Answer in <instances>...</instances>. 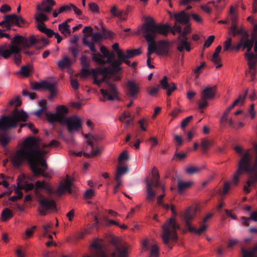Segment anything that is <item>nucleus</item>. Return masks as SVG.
Here are the masks:
<instances>
[{"label": "nucleus", "instance_id": "obj_1", "mask_svg": "<svg viewBox=\"0 0 257 257\" xmlns=\"http://www.w3.org/2000/svg\"><path fill=\"white\" fill-rule=\"evenodd\" d=\"M169 15L171 19L175 20L173 27L168 23L157 24L153 18L148 16L145 17L144 23L138 32H189L191 30L190 16L185 11L174 14L169 13Z\"/></svg>", "mask_w": 257, "mask_h": 257}, {"label": "nucleus", "instance_id": "obj_2", "mask_svg": "<svg viewBox=\"0 0 257 257\" xmlns=\"http://www.w3.org/2000/svg\"><path fill=\"white\" fill-rule=\"evenodd\" d=\"M48 153V151L41 150L37 139L29 137L24 140L23 147L11 156L10 160L14 166L18 168L23 165L26 159H30L35 167L36 159L43 158Z\"/></svg>", "mask_w": 257, "mask_h": 257}, {"label": "nucleus", "instance_id": "obj_3", "mask_svg": "<svg viewBox=\"0 0 257 257\" xmlns=\"http://www.w3.org/2000/svg\"><path fill=\"white\" fill-rule=\"evenodd\" d=\"M28 114L23 110L14 109L11 115H3L0 119V142L3 147H6L11 140L8 132L17 126L18 122H25Z\"/></svg>", "mask_w": 257, "mask_h": 257}, {"label": "nucleus", "instance_id": "obj_4", "mask_svg": "<svg viewBox=\"0 0 257 257\" xmlns=\"http://www.w3.org/2000/svg\"><path fill=\"white\" fill-rule=\"evenodd\" d=\"M11 45L6 43L0 46V56L5 59H8L12 54H15L14 61L19 65L21 62V56L20 52L24 49L31 47L32 44L35 43L34 39L28 43L24 37L16 35L12 39Z\"/></svg>", "mask_w": 257, "mask_h": 257}, {"label": "nucleus", "instance_id": "obj_5", "mask_svg": "<svg viewBox=\"0 0 257 257\" xmlns=\"http://www.w3.org/2000/svg\"><path fill=\"white\" fill-rule=\"evenodd\" d=\"M40 189H45L49 193L55 194H56L55 193L56 190L53 191L50 187L47 186L44 181H38L36 182L35 193L38 197L40 198L38 200V202L40 206L39 211L41 215L44 216L46 215L47 211L54 210L56 207V204L53 199L43 196L39 191Z\"/></svg>", "mask_w": 257, "mask_h": 257}, {"label": "nucleus", "instance_id": "obj_6", "mask_svg": "<svg viewBox=\"0 0 257 257\" xmlns=\"http://www.w3.org/2000/svg\"><path fill=\"white\" fill-rule=\"evenodd\" d=\"M197 209L191 207L188 208L184 212L183 215V219L184 220L185 225L188 230L191 232H194L197 235H200L202 233L206 231L207 228V224L205 222L213 216V214L209 213L203 219L202 222L200 224L203 223L201 226L196 229L192 227L191 224V221L195 217Z\"/></svg>", "mask_w": 257, "mask_h": 257}, {"label": "nucleus", "instance_id": "obj_7", "mask_svg": "<svg viewBox=\"0 0 257 257\" xmlns=\"http://www.w3.org/2000/svg\"><path fill=\"white\" fill-rule=\"evenodd\" d=\"M163 229V234L162 237L165 244L167 245L171 249L170 246V239L172 238L175 240L177 239L176 230L179 229V225L176 223L175 220L173 218H170L167 222L162 226Z\"/></svg>", "mask_w": 257, "mask_h": 257}, {"label": "nucleus", "instance_id": "obj_8", "mask_svg": "<svg viewBox=\"0 0 257 257\" xmlns=\"http://www.w3.org/2000/svg\"><path fill=\"white\" fill-rule=\"evenodd\" d=\"M251 166V154L249 150L242 155L239 163L238 168L234 173L232 182L234 185H237L239 176L243 172H248L250 171Z\"/></svg>", "mask_w": 257, "mask_h": 257}, {"label": "nucleus", "instance_id": "obj_9", "mask_svg": "<svg viewBox=\"0 0 257 257\" xmlns=\"http://www.w3.org/2000/svg\"><path fill=\"white\" fill-rule=\"evenodd\" d=\"M240 41L236 45L235 50L239 51L242 47L243 49L250 51L254 46V51L257 54V33H241Z\"/></svg>", "mask_w": 257, "mask_h": 257}, {"label": "nucleus", "instance_id": "obj_10", "mask_svg": "<svg viewBox=\"0 0 257 257\" xmlns=\"http://www.w3.org/2000/svg\"><path fill=\"white\" fill-rule=\"evenodd\" d=\"M84 137L87 139V144L89 147V149L87 147L86 149L87 151L90 150V153H84V156L86 158H91L97 156L100 153L97 143L101 138L94 135L89 136V134L84 135Z\"/></svg>", "mask_w": 257, "mask_h": 257}, {"label": "nucleus", "instance_id": "obj_11", "mask_svg": "<svg viewBox=\"0 0 257 257\" xmlns=\"http://www.w3.org/2000/svg\"><path fill=\"white\" fill-rule=\"evenodd\" d=\"M69 112L68 108L64 105H59L56 107V112L54 113L46 114L48 120L52 124L55 122L62 123L68 117L65 115Z\"/></svg>", "mask_w": 257, "mask_h": 257}, {"label": "nucleus", "instance_id": "obj_12", "mask_svg": "<svg viewBox=\"0 0 257 257\" xmlns=\"http://www.w3.org/2000/svg\"><path fill=\"white\" fill-rule=\"evenodd\" d=\"M216 86H207L201 92L200 97L201 102L199 103V108L203 109L206 107L208 103L207 100L213 99L216 95Z\"/></svg>", "mask_w": 257, "mask_h": 257}, {"label": "nucleus", "instance_id": "obj_13", "mask_svg": "<svg viewBox=\"0 0 257 257\" xmlns=\"http://www.w3.org/2000/svg\"><path fill=\"white\" fill-rule=\"evenodd\" d=\"M178 34L176 39L173 41V43L176 45L177 50L180 52H182L185 50L190 52L191 50V42L188 38L187 35L188 33Z\"/></svg>", "mask_w": 257, "mask_h": 257}, {"label": "nucleus", "instance_id": "obj_14", "mask_svg": "<svg viewBox=\"0 0 257 257\" xmlns=\"http://www.w3.org/2000/svg\"><path fill=\"white\" fill-rule=\"evenodd\" d=\"M6 21H8V24H9L8 31H17L16 29L12 28L14 26L18 27H27L29 25L28 22L22 17L18 16L16 14L6 15Z\"/></svg>", "mask_w": 257, "mask_h": 257}, {"label": "nucleus", "instance_id": "obj_15", "mask_svg": "<svg viewBox=\"0 0 257 257\" xmlns=\"http://www.w3.org/2000/svg\"><path fill=\"white\" fill-rule=\"evenodd\" d=\"M160 176L157 174V178L150 180L148 178H146V200L152 202L154 200L156 193L153 189V187L158 188L160 186L159 182Z\"/></svg>", "mask_w": 257, "mask_h": 257}, {"label": "nucleus", "instance_id": "obj_16", "mask_svg": "<svg viewBox=\"0 0 257 257\" xmlns=\"http://www.w3.org/2000/svg\"><path fill=\"white\" fill-rule=\"evenodd\" d=\"M36 165H35V168L33 167V163L30 159H26L25 162H27L30 167V168L33 172L35 176H42L44 177H47V175L45 173V170L39 167V165H40L44 170H46L48 168L46 160L44 158H37L36 159Z\"/></svg>", "mask_w": 257, "mask_h": 257}, {"label": "nucleus", "instance_id": "obj_17", "mask_svg": "<svg viewBox=\"0 0 257 257\" xmlns=\"http://www.w3.org/2000/svg\"><path fill=\"white\" fill-rule=\"evenodd\" d=\"M62 125H66L68 132L72 134L75 132H78L82 127V120L76 115L68 117L64 122L61 123Z\"/></svg>", "mask_w": 257, "mask_h": 257}, {"label": "nucleus", "instance_id": "obj_18", "mask_svg": "<svg viewBox=\"0 0 257 257\" xmlns=\"http://www.w3.org/2000/svg\"><path fill=\"white\" fill-rule=\"evenodd\" d=\"M100 92L104 97H107L108 100L119 99L118 91L115 85L109 82H107L106 89H101Z\"/></svg>", "mask_w": 257, "mask_h": 257}, {"label": "nucleus", "instance_id": "obj_19", "mask_svg": "<svg viewBox=\"0 0 257 257\" xmlns=\"http://www.w3.org/2000/svg\"><path fill=\"white\" fill-rule=\"evenodd\" d=\"M100 74L99 69L97 71L95 69H88L87 68H82L81 70L80 75L81 78H86L89 75H92L93 78V84L100 86L101 84L105 81V78L98 79L97 76Z\"/></svg>", "mask_w": 257, "mask_h": 257}, {"label": "nucleus", "instance_id": "obj_20", "mask_svg": "<svg viewBox=\"0 0 257 257\" xmlns=\"http://www.w3.org/2000/svg\"><path fill=\"white\" fill-rule=\"evenodd\" d=\"M157 45V55L169 56L172 53V43L168 41L160 40Z\"/></svg>", "mask_w": 257, "mask_h": 257}, {"label": "nucleus", "instance_id": "obj_21", "mask_svg": "<svg viewBox=\"0 0 257 257\" xmlns=\"http://www.w3.org/2000/svg\"><path fill=\"white\" fill-rule=\"evenodd\" d=\"M72 181L71 179L68 177L67 176V178L65 181L64 183H61L58 188L56 190L55 193L56 195L59 197L61 196L65 192H68L69 193H71L72 192Z\"/></svg>", "mask_w": 257, "mask_h": 257}, {"label": "nucleus", "instance_id": "obj_22", "mask_svg": "<svg viewBox=\"0 0 257 257\" xmlns=\"http://www.w3.org/2000/svg\"><path fill=\"white\" fill-rule=\"evenodd\" d=\"M126 94L131 97L135 98L140 91L138 83L134 80H128L126 85Z\"/></svg>", "mask_w": 257, "mask_h": 257}, {"label": "nucleus", "instance_id": "obj_23", "mask_svg": "<svg viewBox=\"0 0 257 257\" xmlns=\"http://www.w3.org/2000/svg\"><path fill=\"white\" fill-rule=\"evenodd\" d=\"M56 5L53 0H43L41 4L37 6L36 9L38 11L50 13L52 11V7Z\"/></svg>", "mask_w": 257, "mask_h": 257}, {"label": "nucleus", "instance_id": "obj_24", "mask_svg": "<svg viewBox=\"0 0 257 257\" xmlns=\"http://www.w3.org/2000/svg\"><path fill=\"white\" fill-rule=\"evenodd\" d=\"M24 39H26L27 42L29 43L31 40L34 39L35 43L32 44L31 47L35 45V48L37 49H41L45 47L48 44L49 41L47 39L43 38L41 40L36 39L34 35L31 36L29 38L24 37Z\"/></svg>", "mask_w": 257, "mask_h": 257}, {"label": "nucleus", "instance_id": "obj_25", "mask_svg": "<svg viewBox=\"0 0 257 257\" xmlns=\"http://www.w3.org/2000/svg\"><path fill=\"white\" fill-rule=\"evenodd\" d=\"M121 69L122 68L120 67H104L102 68H99V72L100 74L103 76L102 78H105V79L108 75H114L121 71Z\"/></svg>", "mask_w": 257, "mask_h": 257}, {"label": "nucleus", "instance_id": "obj_26", "mask_svg": "<svg viewBox=\"0 0 257 257\" xmlns=\"http://www.w3.org/2000/svg\"><path fill=\"white\" fill-rule=\"evenodd\" d=\"M160 84L163 89L167 90V94L169 96L172 92L176 89L175 83H171L169 84L168 83V78L167 76H164L163 78L160 81Z\"/></svg>", "mask_w": 257, "mask_h": 257}, {"label": "nucleus", "instance_id": "obj_27", "mask_svg": "<svg viewBox=\"0 0 257 257\" xmlns=\"http://www.w3.org/2000/svg\"><path fill=\"white\" fill-rule=\"evenodd\" d=\"M255 149L256 156L254 161V167L253 168L254 171L252 174L249 177L246 182L248 187L250 186L254 183H257V144L255 146Z\"/></svg>", "mask_w": 257, "mask_h": 257}, {"label": "nucleus", "instance_id": "obj_28", "mask_svg": "<svg viewBox=\"0 0 257 257\" xmlns=\"http://www.w3.org/2000/svg\"><path fill=\"white\" fill-rule=\"evenodd\" d=\"M127 248L123 247H120L118 245H116L115 250L112 253V257H127Z\"/></svg>", "mask_w": 257, "mask_h": 257}, {"label": "nucleus", "instance_id": "obj_29", "mask_svg": "<svg viewBox=\"0 0 257 257\" xmlns=\"http://www.w3.org/2000/svg\"><path fill=\"white\" fill-rule=\"evenodd\" d=\"M192 185V182L191 181L185 182L181 180H178L177 189L179 194H182L186 190L189 188Z\"/></svg>", "mask_w": 257, "mask_h": 257}, {"label": "nucleus", "instance_id": "obj_30", "mask_svg": "<svg viewBox=\"0 0 257 257\" xmlns=\"http://www.w3.org/2000/svg\"><path fill=\"white\" fill-rule=\"evenodd\" d=\"M230 19L231 21V32H245L242 29L239 30L237 29V15L236 14L230 15Z\"/></svg>", "mask_w": 257, "mask_h": 257}, {"label": "nucleus", "instance_id": "obj_31", "mask_svg": "<svg viewBox=\"0 0 257 257\" xmlns=\"http://www.w3.org/2000/svg\"><path fill=\"white\" fill-rule=\"evenodd\" d=\"M141 54L142 51L141 48L134 50L127 49L125 53H124V55L127 59L134 58L137 56L141 55Z\"/></svg>", "mask_w": 257, "mask_h": 257}, {"label": "nucleus", "instance_id": "obj_32", "mask_svg": "<svg viewBox=\"0 0 257 257\" xmlns=\"http://www.w3.org/2000/svg\"><path fill=\"white\" fill-rule=\"evenodd\" d=\"M68 49L75 58L78 56L81 51V46L79 44L71 45L68 47Z\"/></svg>", "mask_w": 257, "mask_h": 257}, {"label": "nucleus", "instance_id": "obj_33", "mask_svg": "<svg viewBox=\"0 0 257 257\" xmlns=\"http://www.w3.org/2000/svg\"><path fill=\"white\" fill-rule=\"evenodd\" d=\"M128 168L127 166H118L117 168L116 173L115 176V180L120 179L122 176L127 173Z\"/></svg>", "mask_w": 257, "mask_h": 257}, {"label": "nucleus", "instance_id": "obj_34", "mask_svg": "<svg viewBox=\"0 0 257 257\" xmlns=\"http://www.w3.org/2000/svg\"><path fill=\"white\" fill-rule=\"evenodd\" d=\"M94 30L96 32H112L107 30L105 25L101 21H99L94 24Z\"/></svg>", "mask_w": 257, "mask_h": 257}, {"label": "nucleus", "instance_id": "obj_35", "mask_svg": "<svg viewBox=\"0 0 257 257\" xmlns=\"http://www.w3.org/2000/svg\"><path fill=\"white\" fill-rule=\"evenodd\" d=\"M47 101L45 99L42 100L39 102V105L41 108L35 111L34 114L40 117L41 115L44 113L47 109V106L46 105Z\"/></svg>", "mask_w": 257, "mask_h": 257}, {"label": "nucleus", "instance_id": "obj_36", "mask_svg": "<svg viewBox=\"0 0 257 257\" xmlns=\"http://www.w3.org/2000/svg\"><path fill=\"white\" fill-rule=\"evenodd\" d=\"M241 220L242 224L245 226L249 225V221L250 220H252L254 221H257V211H253L251 212L249 218L242 216L241 217Z\"/></svg>", "mask_w": 257, "mask_h": 257}, {"label": "nucleus", "instance_id": "obj_37", "mask_svg": "<svg viewBox=\"0 0 257 257\" xmlns=\"http://www.w3.org/2000/svg\"><path fill=\"white\" fill-rule=\"evenodd\" d=\"M13 216V214L12 211L8 208H5L1 214V220L3 221H7L10 218H12Z\"/></svg>", "mask_w": 257, "mask_h": 257}, {"label": "nucleus", "instance_id": "obj_38", "mask_svg": "<svg viewBox=\"0 0 257 257\" xmlns=\"http://www.w3.org/2000/svg\"><path fill=\"white\" fill-rule=\"evenodd\" d=\"M247 92L248 89H246L243 95L240 94L238 98H237L231 105V107L233 108L235 106L239 104H243L247 94Z\"/></svg>", "mask_w": 257, "mask_h": 257}, {"label": "nucleus", "instance_id": "obj_39", "mask_svg": "<svg viewBox=\"0 0 257 257\" xmlns=\"http://www.w3.org/2000/svg\"><path fill=\"white\" fill-rule=\"evenodd\" d=\"M43 88L47 89L51 92V95L50 99H52L53 96L55 94V84L52 83L44 82L43 83Z\"/></svg>", "mask_w": 257, "mask_h": 257}, {"label": "nucleus", "instance_id": "obj_40", "mask_svg": "<svg viewBox=\"0 0 257 257\" xmlns=\"http://www.w3.org/2000/svg\"><path fill=\"white\" fill-rule=\"evenodd\" d=\"M44 12L38 11L35 15L34 18L36 22L44 23L48 20V17L43 13Z\"/></svg>", "mask_w": 257, "mask_h": 257}, {"label": "nucleus", "instance_id": "obj_41", "mask_svg": "<svg viewBox=\"0 0 257 257\" xmlns=\"http://www.w3.org/2000/svg\"><path fill=\"white\" fill-rule=\"evenodd\" d=\"M102 34L103 33H87L86 35H90L87 36V38L90 37L92 38L90 42L93 43H98L103 37Z\"/></svg>", "mask_w": 257, "mask_h": 257}, {"label": "nucleus", "instance_id": "obj_42", "mask_svg": "<svg viewBox=\"0 0 257 257\" xmlns=\"http://www.w3.org/2000/svg\"><path fill=\"white\" fill-rule=\"evenodd\" d=\"M90 35H85L83 38V43L84 45H86L89 47L91 51L92 52H96V49L94 47V43L87 40V36Z\"/></svg>", "mask_w": 257, "mask_h": 257}, {"label": "nucleus", "instance_id": "obj_43", "mask_svg": "<svg viewBox=\"0 0 257 257\" xmlns=\"http://www.w3.org/2000/svg\"><path fill=\"white\" fill-rule=\"evenodd\" d=\"M58 67L61 69L68 67L70 65V60L68 56H65L63 60L59 61L57 63Z\"/></svg>", "mask_w": 257, "mask_h": 257}, {"label": "nucleus", "instance_id": "obj_44", "mask_svg": "<svg viewBox=\"0 0 257 257\" xmlns=\"http://www.w3.org/2000/svg\"><path fill=\"white\" fill-rule=\"evenodd\" d=\"M143 37L148 42V44H155V37L157 33H144Z\"/></svg>", "mask_w": 257, "mask_h": 257}, {"label": "nucleus", "instance_id": "obj_45", "mask_svg": "<svg viewBox=\"0 0 257 257\" xmlns=\"http://www.w3.org/2000/svg\"><path fill=\"white\" fill-rule=\"evenodd\" d=\"M36 27L41 32H54L52 30L47 28L44 23L36 22Z\"/></svg>", "mask_w": 257, "mask_h": 257}, {"label": "nucleus", "instance_id": "obj_46", "mask_svg": "<svg viewBox=\"0 0 257 257\" xmlns=\"http://www.w3.org/2000/svg\"><path fill=\"white\" fill-rule=\"evenodd\" d=\"M257 250V248L255 247L251 251H247L244 248H241V252L243 255V257H257L255 255V251Z\"/></svg>", "mask_w": 257, "mask_h": 257}, {"label": "nucleus", "instance_id": "obj_47", "mask_svg": "<svg viewBox=\"0 0 257 257\" xmlns=\"http://www.w3.org/2000/svg\"><path fill=\"white\" fill-rule=\"evenodd\" d=\"M157 50L158 48L157 44H148L147 56H151V55L154 53L157 54Z\"/></svg>", "mask_w": 257, "mask_h": 257}, {"label": "nucleus", "instance_id": "obj_48", "mask_svg": "<svg viewBox=\"0 0 257 257\" xmlns=\"http://www.w3.org/2000/svg\"><path fill=\"white\" fill-rule=\"evenodd\" d=\"M92 59L93 61L100 64L104 65L106 63V61L102 59V55L100 54H93Z\"/></svg>", "mask_w": 257, "mask_h": 257}, {"label": "nucleus", "instance_id": "obj_49", "mask_svg": "<svg viewBox=\"0 0 257 257\" xmlns=\"http://www.w3.org/2000/svg\"><path fill=\"white\" fill-rule=\"evenodd\" d=\"M211 145L212 142L209 141L206 139H202L201 146L204 152H206Z\"/></svg>", "mask_w": 257, "mask_h": 257}, {"label": "nucleus", "instance_id": "obj_50", "mask_svg": "<svg viewBox=\"0 0 257 257\" xmlns=\"http://www.w3.org/2000/svg\"><path fill=\"white\" fill-rule=\"evenodd\" d=\"M59 30L60 32H71L70 26L66 22H63L59 25Z\"/></svg>", "mask_w": 257, "mask_h": 257}, {"label": "nucleus", "instance_id": "obj_51", "mask_svg": "<svg viewBox=\"0 0 257 257\" xmlns=\"http://www.w3.org/2000/svg\"><path fill=\"white\" fill-rule=\"evenodd\" d=\"M117 59L115 61L118 64L119 66L122 63H124L125 59H127L126 58L124 52L123 51H119L117 53Z\"/></svg>", "mask_w": 257, "mask_h": 257}, {"label": "nucleus", "instance_id": "obj_52", "mask_svg": "<svg viewBox=\"0 0 257 257\" xmlns=\"http://www.w3.org/2000/svg\"><path fill=\"white\" fill-rule=\"evenodd\" d=\"M159 250L157 244H154L152 246L150 251V256L151 257H159Z\"/></svg>", "mask_w": 257, "mask_h": 257}, {"label": "nucleus", "instance_id": "obj_53", "mask_svg": "<svg viewBox=\"0 0 257 257\" xmlns=\"http://www.w3.org/2000/svg\"><path fill=\"white\" fill-rule=\"evenodd\" d=\"M200 170V168L196 167L190 166L187 168L186 172L188 174H194L198 173Z\"/></svg>", "mask_w": 257, "mask_h": 257}, {"label": "nucleus", "instance_id": "obj_54", "mask_svg": "<svg viewBox=\"0 0 257 257\" xmlns=\"http://www.w3.org/2000/svg\"><path fill=\"white\" fill-rule=\"evenodd\" d=\"M20 73L22 75H23L25 77H28L30 75V68L28 66H22L21 69Z\"/></svg>", "mask_w": 257, "mask_h": 257}, {"label": "nucleus", "instance_id": "obj_55", "mask_svg": "<svg viewBox=\"0 0 257 257\" xmlns=\"http://www.w3.org/2000/svg\"><path fill=\"white\" fill-rule=\"evenodd\" d=\"M174 140L176 142V147L177 149H178L183 144V140L182 138L178 135H175L174 136Z\"/></svg>", "mask_w": 257, "mask_h": 257}, {"label": "nucleus", "instance_id": "obj_56", "mask_svg": "<svg viewBox=\"0 0 257 257\" xmlns=\"http://www.w3.org/2000/svg\"><path fill=\"white\" fill-rule=\"evenodd\" d=\"M138 123L141 130L143 131H146L147 129L145 127V125H148V121L145 118H142L139 120Z\"/></svg>", "mask_w": 257, "mask_h": 257}, {"label": "nucleus", "instance_id": "obj_57", "mask_svg": "<svg viewBox=\"0 0 257 257\" xmlns=\"http://www.w3.org/2000/svg\"><path fill=\"white\" fill-rule=\"evenodd\" d=\"M232 39L231 38H228L227 40L223 43V51H226L231 48Z\"/></svg>", "mask_w": 257, "mask_h": 257}, {"label": "nucleus", "instance_id": "obj_58", "mask_svg": "<svg viewBox=\"0 0 257 257\" xmlns=\"http://www.w3.org/2000/svg\"><path fill=\"white\" fill-rule=\"evenodd\" d=\"M59 143L57 141L53 140L52 141H51L49 143L44 144L42 147L45 148L49 147H56L59 146Z\"/></svg>", "mask_w": 257, "mask_h": 257}, {"label": "nucleus", "instance_id": "obj_59", "mask_svg": "<svg viewBox=\"0 0 257 257\" xmlns=\"http://www.w3.org/2000/svg\"><path fill=\"white\" fill-rule=\"evenodd\" d=\"M27 126L34 134H36L38 133V130L34 128V125L31 123H23L21 124V127Z\"/></svg>", "mask_w": 257, "mask_h": 257}, {"label": "nucleus", "instance_id": "obj_60", "mask_svg": "<svg viewBox=\"0 0 257 257\" xmlns=\"http://www.w3.org/2000/svg\"><path fill=\"white\" fill-rule=\"evenodd\" d=\"M193 116L192 115H190L187 117H186L184 119H183L181 124V127L182 128H184L189 123V122L192 119Z\"/></svg>", "mask_w": 257, "mask_h": 257}, {"label": "nucleus", "instance_id": "obj_61", "mask_svg": "<svg viewBox=\"0 0 257 257\" xmlns=\"http://www.w3.org/2000/svg\"><path fill=\"white\" fill-rule=\"evenodd\" d=\"M215 39V36L213 35L210 36L204 43V46L206 48H208L210 46Z\"/></svg>", "mask_w": 257, "mask_h": 257}, {"label": "nucleus", "instance_id": "obj_62", "mask_svg": "<svg viewBox=\"0 0 257 257\" xmlns=\"http://www.w3.org/2000/svg\"><path fill=\"white\" fill-rule=\"evenodd\" d=\"M81 64L83 68H88L90 66L89 62L87 60V58L85 56H83L81 58Z\"/></svg>", "mask_w": 257, "mask_h": 257}, {"label": "nucleus", "instance_id": "obj_63", "mask_svg": "<svg viewBox=\"0 0 257 257\" xmlns=\"http://www.w3.org/2000/svg\"><path fill=\"white\" fill-rule=\"evenodd\" d=\"M94 195V191L91 189L87 190L84 194V197L86 199H90Z\"/></svg>", "mask_w": 257, "mask_h": 257}, {"label": "nucleus", "instance_id": "obj_64", "mask_svg": "<svg viewBox=\"0 0 257 257\" xmlns=\"http://www.w3.org/2000/svg\"><path fill=\"white\" fill-rule=\"evenodd\" d=\"M128 159V156L126 151H123L120 154L118 157V162L120 163L123 161L127 160Z\"/></svg>", "mask_w": 257, "mask_h": 257}]
</instances>
